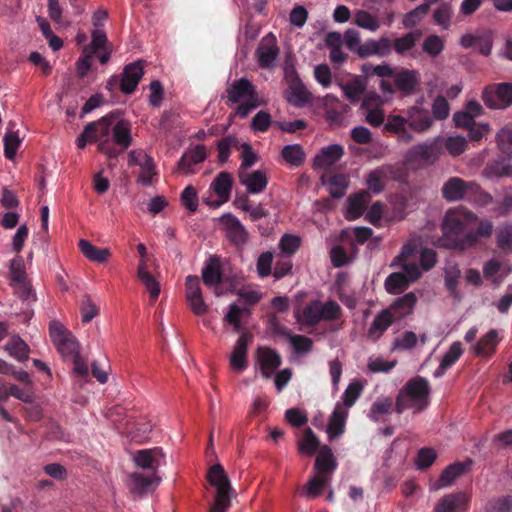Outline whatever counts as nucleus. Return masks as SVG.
<instances>
[{"label":"nucleus","instance_id":"f257e3e1","mask_svg":"<svg viewBox=\"0 0 512 512\" xmlns=\"http://www.w3.org/2000/svg\"><path fill=\"white\" fill-rule=\"evenodd\" d=\"M476 215L466 209H450L445 214L442 224L441 246L448 249L464 251L476 245L474 233H469L468 225Z\"/></svg>","mask_w":512,"mask_h":512},{"label":"nucleus","instance_id":"f03ea898","mask_svg":"<svg viewBox=\"0 0 512 512\" xmlns=\"http://www.w3.org/2000/svg\"><path fill=\"white\" fill-rule=\"evenodd\" d=\"M431 387L429 381L421 376L409 379L399 390L395 402V411L402 414L406 409L414 408L421 412L429 404Z\"/></svg>","mask_w":512,"mask_h":512},{"label":"nucleus","instance_id":"7ed1b4c3","mask_svg":"<svg viewBox=\"0 0 512 512\" xmlns=\"http://www.w3.org/2000/svg\"><path fill=\"white\" fill-rule=\"evenodd\" d=\"M441 192L443 198L449 202L465 200L485 205L492 200V197L476 182L465 181L459 177L449 178L442 186Z\"/></svg>","mask_w":512,"mask_h":512},{"label":"nucleus","instance_id":"20e7f679","mask_svg":"<svg viewBox=\"0 0 512 512\" xmlns=\"http://www.w3.org/2000/svg\"><path fill=\"white\" fill-rule=\"evenodd\" d=\"M207 481L216 489L214 503L209 512H227L234 490L224 467L219 463L212 465L207 472Z\"/></svg>","mask_w":512,"mask_h":512},{"label":"nucleus","instance_id":"39448f33","mask_svg":"<svg viewBox=\"0 0 512 512\" xmlns=\"http://www.w3.org/2000/svg\"><path fill=\"white\" fill-rule=\"evenodd\" d=\"M482 99L485 105L491 109H505L512 104V83H497L488 85Z\"/></svg>","mask_w":512,"mask_h":512},{"label":"nucleus","instance_id":"423d86ee","mask_svg":"<svg viewBox=\"0 0 512 512\" xmlns=\"http://www.w3.org/2000/svg\"><path fill=\"white\" fill-rule=\"evenodd\" d=\"M113 122V117L105 116L98 121L89 123L95 125L92 135H94L95 140L99 142L98 150L104 153L108 159H117L120 154V151L111 145L110 139L108 138L110 131L113 128Z\"/></svg>","mask_w":512,"mask_h":512},{"label":"nucleus","instance_id":"0eeeda50","mask_svg":"<svg viewBox=\"0 0 512 512\" xmlns=\"http://www.w3.org/2000/svg\"><path fill=\"white\" fill-rule=\"evenodd\" d=\"M220 221L223 225L225 237L237 249H242L249 240V232L245 226L231 213L224 214Z\"/></svg>","mask_w":512,"mask_h":512},{"label":"nucleus","instance_id":"6e6552de","mask_svg":"<svg viewBox=\"0 0 512 512\" xmlns=\"http://www.w3.org/2000/svg\"><path fill=\"white\" fill-rule=\"evenodd\" d=\"M253 341V335L247 331L237 339L229 358V364L235 372H243L248 367V347Z\"/></svg>","mask_w":512,"mask_h":512},{"label":"nucleus","instance_id":"1a4fd4ad","mask_svg":"<svg viewBox=\"0 0 512 512\" xmlns=\"http://www.w3.org/2000/svg\"><path fill=\"white\" fill-rule=\"evenodd\" d=\"M494 41L493 31L490 29L477 30L475 34L466 33L460 38V45L469 49L478 45V52L483 56H489L492 51Z\"/></svg>","mask_w":512,"mask_h":512},{"label":"nucleus","instance_id":"9d476101","mask_svg":"<svg viewBox=\"0 0 512 512\" xmlns=\"http://www.w3.org/2000/svg\"><path fill=\"white\" fill-rule=\"evenodd\" d=\"M443 153V141L435 139L430 143L413 146L407 154L410 161L434 163Z\"/></svg>","mask_w":512,"mask_h":512},{"label":"nucleus","instance_id":"9b49d317","mask_svg":"<svg viewBox=\"0 0 512 512\" xmlns=\"http://www.w3.org/2000/svg\"><path fill=\"white\" fill-rule=\"evenodd\" d=\"M186 299L194 314L200 316L208 311V306L204 302L200 280L195 275H189L185 281Z\"/></svg>","mask_w":512,"mask_h":512},{"label":"nucleus","instance_id":"f8f14e48","mask_svg":"<svg viewBox=\"0 0 512 512\" xmlns=\"http://www.w3.org/2000/svg\"><path fill=\"white\" fill-rule=\"evenodd\" d=\"M278 54L279 48L277 46L276 37L272 33L262 38L255 51L258 64L263 69L272 67Z\"/></svg>","mask_w":512,"mask_h":512},{"label":"nucleus","instance_id":"ddd939ff","mask_svg":"<svg viewBox=\"0 0 512 512\" xmlns=\"http://www.w3.org/2000/svg\"><path fill=\"white\" fill-rule=\"evenodd\" d=\"M144 74V62L139 60L126 65L121 74L120 90L125 94L135 91Z\"/></svg>","mask_w":512,"mask_h":512},{"label":"nucleus","instance_id":"4468645a","mask_svg":"<svg viewBox=\"0 0 512 512\" xmlns=\"http://www.w3.org/2000/svg\"><path fill=\"white\" fill-rule=\"evenodd\" d=\"M257 359L261 374L266 379L271 378L274 370L279 368L282 363L280 354L269 347H259L257 349Z\"/></svg>","mask_w":512,"mask_h":512},{"label":"nucleus","instance_id":"2eb2a0df","mask_svg":"<svg viewBox=\"0 0 512 512\" xmlns=\"http://www.w3.org/2000/svg\"><path fill=\"white\" fill-rule=\"evenodd\" d=\"M226 93L228 101L231 103H239L248 98H258L255 86L246 78L235 80L228 86Z\"/></svg>","mask_w":512,"mask_h":512},{"label":"nucleus","instance_id":"dca6fc26","mask_svg":"<svg viewBox=\"0 0 512 512\" xmlns=\"http://www.w3.org/2000/svg\"><path fill=\"white\" fill-rule=\"evenodd\" d=\"M471 465V460L450 464L442 471L439 479L434 484V488L440 489L452 485L457 478L465 474L470 469Z\"/></svg>","mask_w":512,"mask_h":512},{"label":"nucleus","instance_id":"f3484780","mask_svg":"<svg viewBox=\"0 0 512 512\" xmlns=\"http://www.w3.org/2000/svg\"><path fill=\"white\" fill-rule=\"evenodd\" d=\"M238 177L240 183L246 186L247 192L250 194L261 193L268 184L267 176L262 170H256L252 173L238 171Z\"/></svg>","mask_w":512,"mask_h":512},{"label":"nucleus","instance_id":"a211bd4d","mask_svg":"<svg viewBox=\"0 0 512 512\" xmlns=\"http://www.w3.org/2000/svg\"><path fill=\"white\" fill-rule=\"evenodd\" d=\"M408 126L416 132H424L432 125V119L428 110L418 106H412L407 109Z\"/></svg>","mask_w":512,"mask_h":512},{"label":"nucleus","instance_id":"6ab92c4d","mask_svg":"<svg viewBox=\"0 0 512 512\" xmlns=\"http://www.w3.org/2000/svg\"><path fill=\"white\" fill-rule=\"evenodd\" d=\"M393 77L395 86L404 95L412 94L420 81V74L416 70L401 69Z\"/></svg>","mask_w":512,"mask_h":512},{"label":"nucleus","instance_id":"aec40b11","mask_svg":"<svg viewBox=\"0 0 512 512\" xmlns=\"http://www.w3.org/2000/svg\"><path fill=\"white\" fill-rule=\"evenodd\" d=\"M337 468V461L333 455L332 449L324 445L322 446L315 459L314 469L317 474L323 476H330Z\"/></svg>","mask_w":512,"mask_h":512},{"label":"nucleus","instance_id":"412c9836","mask_svg":"<svg viewBox=\"0 0 512 512\" xmlns=\"http://www.w3.org/2000/svg\"><path fill=\"white\" fill-rule=\"evenodd\" d=\"M465 510L466 497L462 492L443 496L434 508V512H464Z\"/></svg>","mask_w":512,"mask_h":512},{"label":"nucleus","instance_id":"4be33fe9","mask_svg":"<svg viewBox=\"0 0 512 512\" xmlns=\"http://www.w3.org/2000/svg\"><path fill=\"white\" fill-rule=\"evenodd\" d=\"M162 456L160 448L138 450L133 455V460L137 467L149 469L153 473L159 466V457Z\"/></svg>","mask_w":512,"mask_h":512},{"label":"nucleus","instance_id":"5701e85b","mask_svg":"<svg viewBox=\"0 0 512 512\" xmlns=\"http://www.w3.org/2000/svg\"><path fill=\"white\" fill-rule=\"evenodd\" d=\"M369 200L370 194L366 190H361L360 192L349 196L347 200L348 208L346 218L348 220H355L361 217L368 205Z\"/></svg>","mask_w":512,"mask_h":512},{"label":"nucleus","instance_id":"b1692460","mask_svg":"<svg viewBox=\"0 0 512 512\" xmlns=\"http://www.w3.org/2000/svg\"><path fill=\"white\" fill-rule=\"evenodd\" d=\"M207 157L206 147L196 145L184 153L178 161V168L185 173H192V165L203 162Z\"/></svg>","mask_w":512,"mask_h":512},{"label":"nucleus","instance_id":"393cba45","mask_svg":"<svg viewBox=\"0 0 512 512\" xmlns=\"http://www.w3.org/2000/svg\"><path fill=\"white\" fill-rule=\"evenodd\" d=\"M407 124V118L400 115H389L384 130L397 134L399 141L408 143L413 137L407 129Z\"/></svg>","mask_w":512,"mask_h":512},{"label":"nucleus","instance_id":"a878e982","mask_svg":"<svg viewBox=\"0 0 512 512\" xmlns=\"http://www.w3.org/2000/svg\"><path fill=\"white\" fill-rule=\"evenodd\" d=\"M393 322V315L390 310H383L379 314H377L371 323L368 332L367 338L372 341H377L382 334L390 327Z\"/></svg>","mask_w":512,"mask_h":512},{"label":"nucleus","instance_id":"bb28decb","mask_svg":"<svg viewBox=\"0 0 512 512\" xmlns=\"http://www.w3.org/2000/svg\"><path fill=\"white\" fill-rule=\"evenodd\" d=\"M344 154V149L341 145L333 144L324 147L321 152L315 157L314 165L319 168L330 167L335 164Z\"/></svg>","mask_w":512,"mask_h":512},{"label":"nucleus","instance_id":"cd10ccee","mask_svg":"<svg viewBox=\"0 0 512 512\" xmlns=\"http://www.w3.org/2000/svg\"><path fill=\"white\" fill-rule=\"evenodd\" d=\"M211 188L220 198V201H218L215 206H220L224 202H227L232 189V177L230 173L226 171L220 172L212 182Z\"/></svg>","mask_w":512,"mask_h":512},{"label":"nucleus","instance_id":"c85d7f7f","mask_svg":"<svg viewBox=\"0 0 512 512\" xmlns=\"http://www.w3.org/2000/svg\"><path fill=\"white\" fill-rule=\"evenodd\" d=\"M202 280L208 287H215V293L219 295L217 286L222 283V272L216 258H210L202 269Z\"/></svg>","mask_w":512,"mask_h":512},{"label":"nucleus","instance_id":"c756f323","mask_svg":"<svg viewBox=\"0 0 512 512\" xmlns=\"http://www.w3.org/2000/svg\"><path fill=\"white\" fill-rule=\"evenodd\" d=\"M412 252L413 248L410 245H404L402 252L394 259L392 263V265H395L397 262L402 266L404 274L408 279H411V283L416 281L421 276L418 265L414 262H408V257L412 254Z\"/></svg>","mask_w":512,"mask_h":512},{"label":"nucleus","instance_id":"7c9ffc66","mask_svg":"<svg viewBox=\"0 0 512 512\" xmlns=\"http://www.w3.org/2000/svg\"><path fill=\"white\" fill-rule=\"evenodd\" d=\"M417 303V296L414 292H409L402 297H398L390 306V312L397 318H403L411 314Z\"/></svg>","mask_w":512,"mask_h":512},{"label":"nucleus","instance_id":"2f4dec72","mask_svg":"<svg viewBox=\"0 0 512 512\" xmlns=\"http://www.w3.org/2000/svg\"><path fill=\"white\" fill-rule=\"evenodd\" d=\"M347 416L348 412L340 407V405H336L327 426V433L330 439L337 438L344 433Z\"/></svg>","mask_w":512,"mask_h":512},{"label":"nucleus","instance_id":"473e14b6","mask_svg":"<svg viewBox=\"0 0 512 512\" xmlns=\"http://www.w3.org/2000/svg\"><path fill=\"white\" fill-rule=\"evenodd\" d=\"M78 247L81 253L92 262L104 263L111 256L108 248H98L85 239L79 240Z\"/></svg>","mask_w":512,"mask_h":512},{"label":"nucleus","instance_id":"72a5a7b5","mask_svg":"<svg viewBox=\"0 0 512 512\" xmlns=\"http://www.w3.org/2000/svg\"><path fill=\"white\" fill-rule=\"evenodd\" d=\"M391 173V166H381L371 171L366 181L368 189L375 194L382 192L385 187V181Z\"/></svg>","mask_w":512,"mask_h":512},{"label":"nucleus","instance_id":"f704fd0d","mask_svg":"<svg viewBox=\"0 0 512 512\" xmlns=\"http://www.w3.org/2000/svg\"><path fill=\"white\" fill-rule=\"evenodd\" d=\"M377 99H379V96L376 93H373L372 95H366L361 103V109L366 111L365 119L367 123L373 127H379L383 124L385 119L384 112L381 108H371V100Z\"/></svg>","mask_w":512,"mask_h":512},{"label":"nucleus","instance_id":"c9c22d12","mask_svg":"<svg viewBox=\"0 0 512 512\" xmlns=\"http://www.w3.org/2000/svg\"><path fill=\"white\" fill-rule=\"evenodd\" d=\"M113 141L121 150H126L132 144L131 129L128 122L124 120L118 121L112 128Z\"/></svg>","mask_w":512,"mask_h":512},{"label":"nucleus","instance_id":"e433bc0d","mask_svg":"<svg viewBox=\"0 0 512 512\" xmlns=\"http://www.w3.org/2000/svg\"><path fill=\"white\" fill-rule=\"evenodd\" d=\"M137 275L139 280L145 285L147 291L149 292L151 301H156L160 294V285L153 277V275L146 270V261H140Z\"/></svg>","mask_w":512,"mask_h":512},{"label":"nucleus","instance_id":"4c0bfd02","mask_svg":"<svg viewBox=\"0 0 512 512\" xmlns=\"http://www.w3.org/2000/svg\"><path fill=\"white\" fill-rule=\"evenodd\" d=\"M497 331L491 329L474 345L473 351L477 356H490L497 346Z\"/></svg>","mask_w":512,"mask_h":512},{"label":"nucleus","instance_id":"58836bf2","mask_svg":"<svg viewBox=\"0 0 512 512\" xmlns=\"http://www.w3.org/2000/svg\"><path fill=\"white\" fill-rule=\"evenodd\" d=\"M341 89L351 103H357L366 91V82L356 76L351 81L342 84Z\"/></svg>","mask_w":512,"mask_h":512},{"label":"nucleus","instance_id":"ea45409f","mask_svg":"<svg viewBox=\"0 0 512 512\" xmlns=\"http://www.w3.org/2000/svg\"><path fill=\"white\" fill-rule=\"evenodd\" d=\"M322 181L323 183H327L329 185V194L334 199L342 198L345 195L349 185V178L345 174L331 175L327 181H325L324 177H322Z\"/></svg>","mask_w":512,"mask_h":512},{"label":"nucleus","instance_id":"a19ab883","mask_svg":"<svg viewBox=\"0 0 512 512\" xmlns=\"http://www.w3.org/2000/svg\"><path fill=\"white\" fill-rule=\"evenodd\" d=\"M10 356L19 362L26 361L29 357V347L19 336H12L4 346Z\"/></svg>","mask_w":512,"mask_h":512},{"label":"nucleus","instance_id":"79ce46f5","mask_svg":"<svg viewBox=\"0 0 512 512\" xmlns=\"http://www.w3.org/2000/svg\"><path fill=\"white\" fill-rule=\"evenodd\" d=\"M411 284V279L402 272L391 273L385 280V289L389 294H400Z\"/></svg>","mask_w":512,"mask_h":512},{"label":"nucleus","instance_id":"37998d69","mask_svg":"<svg viewBox=\"0 0 512 512\" xmlns=\"http://www.w3.org/2000/svg\"><path fill=\"white\" fill-rule=\"evenodd\" d=\"M421 36L422 31L419 29L406 33L405 35L394 40L393 49L397 54L403 55L415 46L416 42L421 38Z\"/></svg>","mask_w":512,"mask_h":512},{"label":"nucleus","instance_id":"c03bdc74","mask_svg":"<svg viewBox=\"0 0 512 512\" xmlns=\"http://www.w3.org/2000/svg\"><path fill=\"white\" fill-rule=\"evenodd\" d=\"M62 339H59L55 345L59 351V353L66 360H72L79 353V343L76 341L75 337L70 334L68 336H61Z\"/></svg>","mask_w":512,"mask_h":512},{"label":"nucleus","instance_id":"a18cd8bd","mask_svg":"<svg viewBox=\"0 0 512 512\" xmlns=\"http://www.w3.org/2000/svg\"><path fill=\"white\" fill-rule=\"evenodd\" d=\"M453 15L454 10L452 5L448 2H443L433 11L432 18L436 25L447 30L451 26Z\"/></svg>","mask_w":512,"mask_h":512},{"label":"nucleus","instance_id":"49530a36","mask_svg":"<svg viewBox=\"0 0 512 512\" xmlns=\"http://www.w3.org/2000/svg\"><path fill=\"white\" fill-rule=\"evenodd\" d=\"M320 441L311 428H306L302 439L298 443L299 452L306 455H313L320 449Z\"/></svg>","mask_w":512,"mask_h":512},{"label":"nucleus","instance_id":"de8ad7c7","mask_svg":"<svg viewBox=\"0 0 512 512\" xmlns=\"http://www.w3.org/2000/svg\"><path fill=\"white\" fill-rule=\"evenodd\" d=\"M281 155L292 166L299 167L305 161V153L298 144H290L283 147Z\"/></svg>","mask_w":512,"mask_h":512},{"label":"nucleus","instance_id":"09e8293b","mask_svg":"<svg viewBox=\"0 0 512 512\" xmlns=\"http://www.w3.org/2000/svg\"><path fill=\"white\" fill-rule=\"evenodd\" d=\"M291 96L289 102L301 107L310 101L311 94L301 81H295L290 85Z\"/></svg>","mask_w":512,"mask_h":512},{"label":"nucleus","instance_id":"8fccbe9b","mask_svg":"<svg viewBox=\"0 0 512 512\" xmlns=\"http://www.w3.org/2000/svg\"><path fill=\"white\" fill-rule=\"evenodd\" d=\"M331 477L317 474L306 484V495L310 498H316L322 494L324 488L330 485Z\"/></svg>","mask_w":512,"mask_h":512},{"label":"nucleus","instance_id":"3c124183","mask_svg":"<svg viewBox=\"0 0 512 512\" xmlns=\"http://www.w3.org/2000/svg\"><path fill=\"white\" fill-rule=\"evenodd\" d=\"M354 23L363 29L376 31L380 27L378 18L366 10H357L354 15Z\"/></svg>","mask_w":512,"mask_h":512},{"label":"nucleus","instance_id":"603ef678","mask_svg":"<svg viewBox=\"0 0 512 512\" xmlns=\"http://www.w3.org/2000/svg\"><path fill=\"white\" fill-rule=\"evenodd\" d=\"M444 48V40L436 34L427 36L422 43L423 52L433 58L440 55Z\"/></svg>","mask_w":512,"mask_h":512},{"label":"nucleus","instance_id":"864d4df0","mask_svg":"<svg viewBox=\"0 0 512 512\" xmlns=\"http://www.w3.org/2000/svg\"><path fill=\"white\" fill-rule=\"evenodd\" d=\"M132 482V491L141 493L145 491L149 486L157 483L159 478L156 477L155 473L151 475H144L142 473L134 472L130 476Z\"/></svg>","mask_w":512,"mask_h":512},{"label":"nucleus","instance_id":"5fc2aeb1","mask_svg":"<svg viewBox=\"0 0 512 512\" xmlns=\"http://www.w3.org/2000/svg\"><path fill=\"white\" fill-rule=\"evenodd\" d=\"M392 408L393 402L390 398L386 397L378 399L371 405L368 417L372 421L378 422L380 420V416L391 413Z\"/></svg>","mask_w":512,"mask_h":512},{"label":"nucleus","instance_id":"6e6d98bb","mask_svg":"<svg viewBox=\"0 0 512 512\" xmlns=\"http://www.w3.org/2000/svg\"><path fill=\"white\" fill-rule=\"evenodd\" d=\"M426 5H418L416 8L407 12L402 19V24L405 28L411 29L418 25L428 14Z\"/></svg>","mask_w":512,"mask_h":512},{"label":"nucleus","instance_id":"4d7b16f0","mask_svg":"<svg viewBox=\"0 0 512 512\" xmlns=\"http://www.w3.org/2000/svg\"><path fill=\"white\" fill-rule=\"evenodd\" d=\"M302 321L309 326H315L321 321L320 301H312L303 309Z\"/></svg>","mask_w":512,"mask_h":512},{"label":"nucleus","instance_id":"13d9d810","mask_svg":"<svg viewBox=\"0 0 512 512\" xmlns=\"http://www.w3.org/2000/svg\"><path fill=\"white\" fill-rule=\"evenodd\" d=\"M239 144L238 139L235 136L228 135L222 138L217 145L218 159L219 162L225 163L229 159L231 154V148H237Z\"/></svg>","mask_w":512,"mask_h":512},{"label":"nucleus","instance_id":"bf43d9fd","mask_svg":"<svg viewBox=\"0 0 512 512\" xmlns=\"http://www.w3.org/2000/svg\"><path fill=\"white\" fill-rule=\"evenodd\" d=\"M9 393L10 396L15 397L26 404H31L35 399L33 384L24 385L22 388L18 385L12 384L9 387Z\"/></svg>","mask_w":512,"mask_h":512},{"label":"nucleus","instance_id":"052dcab7","mask_svg":"<svg viewBox=\"0 0 512 512\" xmlns=\"http://www.w3.org/2000/svg\"><path fill=\"white\" fill-rule=\"evenodd\" d=\"M441 140L443 141V150L446 149L452 156L462 154L467 148V141L462 136L448 137Z\"/></svg>","mask_w":512,"mask_h":512},{"label":"nucleus","instance_id":"680f3d73","mask_svg":"<svg viewBox=\"0 0 512 512\" xmlns=\"http://www.w3.org/2000/svg\"><path fill=\"white\" fill-rule=\"evenodd\" d=\"M3 142H4V156L9 160H13L17 153L18 147L21 143V140L19 139L18 134L13 131L6 132L3 137Z\"/></svg>","mask_w":512,"mask_h":512},{"label":"nucleus","instance_id":"e2e57ef3","mask_svg":"<svg viewBox=\"0 0 512 512\" xmlns=\"http://www.w3.org/2000/svg\"><path fill=\"white\" fill-rule=\"evenodd\" d=\"M142 158L145 159V162H141L140 165L141 171L138 176V181L143 185H150L152 177L156 174L155 172V163L153 158L149 155H142Z\"/></svg>","mask_w":512,"mask_h":512},{"label":"nucleus","instance_id":"0e129e2a","mask_svg":"<svg viewBox=\"0 0 512 512\" xmlns=\"http://www.w3.org/2000/svg\"><path fill=\"white\" fill-rule=\"evenodd\" d=\"M271 125H274V122L272 121L270 114L263 110L256 113L251 121V129L254 132L264 133L268 131Z\"/></svg>","mask_w":512,"mask_h":512},{"label":"nucleus","instance_id":"69168bd1","mask_svg":"<svg viewBox=\"0 0 512 512\" xmlns=\"http://www.w3.org/2000/svg\"><path fill=\"white\" fill-rule=\"evenodd\" d=\"M341 312L342 309L340 305L334 300L327 301L324 304L320 302L321 320H336L340 318Z\"/></svg>","mask_w":512,"mask_h":512},{"label":"nucleus","instance_id":"338daca9","mask_svg":"<svg viewBox=\"0 0 512 512\" xmlns=\"http://www.w3.org/2000/svg\"><path fill=\"white\" fill-rule=\"evenodd\" d=\"M299 247L300 238L292 234H284L279 241V248L286 256L293 255Z\"/></svg>","mask_w":512,"mask_h":512},{"label":"nucleus","instance_id":"774afa93","mask_svg":"<svg viewBox=\"0 0 512 512\" xmlns=\"http://www.w3.org/2000/svg\"><path fill=\"white\" fill-rule=\"evenodd\" d=\"M497 142L500 150L512 157V129L504 128L497 134Z\"/></svg>","mask_w":512,"mask_h":512}]
</instances>
